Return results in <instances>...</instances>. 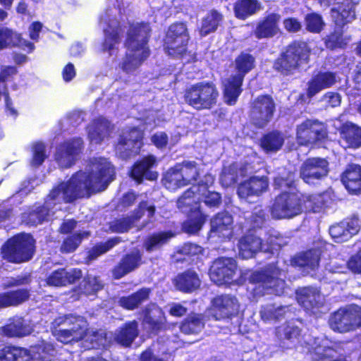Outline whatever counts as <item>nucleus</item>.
<instances>
[{"label":"nucleus","instance_id":"f257e3e1","mask_svg":"<svg viewBox=\"0 0 361 361\" xmlns=\"http://www.w3.org/2000/svg\"><path fill=\"white\" fill-rule=\"evenodd\" d=\"M151 32L150 24L147 22L137 23L129 26L124 45L130 53L125 54L121 63L123 72L133 73L149 57L151 50L148 43Z\"/></svg>","mask_w":361,"mask_h":361},{"label":"nucleus","instance_id":"f03ea898","mask_svg":"<svg viewBox=\"0 0 361 361\" xmlns=\"http://www.w3.org/2000/svg\"><path fill=\"white\" fill-rule=\"evenodd\" d=\"M319 208L315 195L283 191L275 197L271 214L277 219H290L302 213L317 212Z\"/></svg>","mask_w":361,"mask_h":361},{"label":"nucleus","instance_id":"7ed1b4c3","mask_svg":"<svg viewBox=\"0 0 361 361\" xmlns=\"http://www.w3.org/2000/svg\"><path fill=\"white\" fill-rule=\"evenodd\" d=\"M311 48L300 39L290 42L273 62V69L283 77L292 76L307 64L310 60Z\"/></svg>","mask_w":361,"mask_h":361},{"label":"nucleus","instance_id":"20e7f679","mask_svg":"<svg viewBox=\"0 0 361 361\" xmlns=\"http://www.w3.org/2000/svg\"><path fill=\"white\" fill-rule=\"evenodd\" d=\"M36 252V240L29 233L21 232L8 238L1 247V258L20 264L32 259Z\"/></svg>","mask_w":361,"mask_h":361},{"label":"nucleus","instance_id":"39448f33","mask_svg":"<svg viewBox=\"0 0 361 361\" xmlns=\"http://www.w3.org/2000/svg\"><path fill=\"white\" fill-rule=\"evenodd\" d=\"M50 329L56 339L64 344L81 341L88 331L86 319L82 316L73 314L55 318Z\"/></svg>","mask_w":361,"mask_h":361},{"label":"nucleus","instance_id":"423d86ee","mask_svg":"<svg viewBox=\"0 0 361 361\" xmlns=\"http://www.w3.org/2000/svg\"><path fill=\"white\" fill-rule=\"evenodd\" d=\"M80 171L73 173L66 181H61L49 191L47 197L54 204H71L78 199L88 198L92 194L86 188Z\"/></svg>","mask_w":361,"mask_h":361},{"label":"nucleus","instance_id":"0eeeda50","mask_svg":"<svg viewBox=\"0 0 361 361\" xmlns=\"http://www.w3.org/2000/svg\"><path fill=\"white\" fill-rule=\"evenodd\" d=\"M89 167L87 172L80 171V175L92 195L104 190L115 179V167L104 157L93 158L90 161Z\"/></svg>","mask_w":361,"mask_h":361},{"label":"nucleus","instance_id":"6e6552de","mask_svg":"<svg viewBox=\"0 0 361 361\" xmlns=\"http://www.w3.org/2000/svg\"><path fill=\"white\" fill-rule=\"evenodd\" d=\"M219 93L212 81H201L186 87L184 102L197 111L209 110L216 106Z\"/></svg>","mask_w":361,"mask_h":361},{"label":"nucleus","instance_id":"1a4fd4ad","mask_svg":"<svg viewBox=\"0 0 361 361\" xmlns=\"http://www.w3.org/2000/svg\"><path fill=\"white\" fill-rule=\"evenodd\" d=\"M282 270L274 264L253 271L249 276L250 283L255 285L252 289L254 296L264 295L269 290H281L285 281L281 278Z\"/></svg>","mask_w":361,"mask_h":361},{"label":"nucleus","instance_id":"9d476101","mask_svg":"<svg viewBox=\"0 0 361 361\" xmlns=\"http://www.w3.org/2000/svg\"><path fill=\"white\" fill-rule=\"evenodd\" d=\"M180 209L189 208L187 219L183 224L184 231L190 234L199 232L206 221L207 216L200 209V202L192 188L185 190L177 200Z\"/></svg>","mask_w":361,"mask_h":361},{"label":"nucleus","instance_id":"9b49d317","mask_svg":"<svg viewBox=\"0 0 361 361\" xmlns=\"http://www.w3.org/2000/svg\"><path fill=\"white\" fill-rule=\"evenodd\" d=\"M240 308V304L235 295L221 293L212 298L208 310L214 320L230 322L238 315Z\"/></svg>","mask_w":361,"mask_h":361},{"label":"nucleus","instance_id":"f8f14e48","mask_svg":"<svg viewBox=\"0 0 361 361\" xmlns=\"http://www.w3.org/2000/svg\"><path fill=\"white\" fill-rule=\"evenodd\" d=\"M145 133L138 126H133L120 135L114 149L116 155L128 160L140 154L144 145Z\"/></svg>","mask_w":361,"mask_h":361},{"label":"nucleus","instance_id":"ddd939ff","mask_svg":"<svg viewBox=\"0 0 361 361\" xmlns=\"http://www.w3.org/2000/svg\"><path fill=\"white\" fill-rule=\"evenodd\" d=\"M275 111L273 97L268 94H259L250 104V123L256 128L262 129L271 122Z\"/></svg>","mask_w":361,"mask_h":361},{"label":"nucleus","instance_id":"4468645a","mask_svg":"<svg viewBox=\"0 0 361 361\" xmlns=\"http://www.w3.org/2000/svg\"><path fill=\"white\" fill-rule=\"evenodd\" d=\"M238 262L233 257H219L214 259L209 269L211 281L218 286H231L236 280Z\"/></svg>","mask_w":361,"mask_h":361},{"label":"nucleus","instance_id":"2eb2a0df","mask_svg":"<svg viewBox=\"0 0 361 361\" xmlns=\"http://www.w3.org/2000/svg\"><path fill=\"white\" fill-rule=\"evenodd\" d=\"M295 135L299 145L309 146L325 142L328 130L317 119L307 118L296 126Z\"/></svg>","mask_w":361,"mask_h":361},{"label":"nucleus","instance_id":"dca6fc26","mask_svg":"<svg viewBox=\"0 0 361 361\" xmlns=\"http://www.w3.org/2000/svg\"><path fill=\"white\" fill-rule=\"evenodd\" d=\"M142 326L149 336H157L169 327L164 311L156 302H149L142 308Z\"/></svg>","mask_w":361,"mask_h":361},{"label":"nucleus","instance_id":"f3484780","mask_svg":"<svg viewBox=\"0 0 361 361\" xmlns=\"http://www.w3.org/2000/svg\"><path fill=\"white\" fill-rule=\"evenodd\" d=\"M360 317L361 307L340 308L331 314L329 325L334 331L340 333L354 331L357 329Z\"/></svg>","mask_w":361,"mask_h":361},{"label":"nucleus","instance_id":"a211bd4d","mask_svg":"<svg viewBox=\"0 0 361 361\" xmlns=\"http://www.w3.org/2000/svg\"><path fill=\"white\" fill-rule=\"evenodd\" d=\"M83 148L84 142L80 137L66 140L57 146L54 159L60 168L68 169L75 164Z\"/></svg>","mask_w":361,"mask_h":361},{"label":"nucleus","instance_id":"6ab92c4d","mask_svg":"<svg viewBox=\"0 0 361 361\" xmlns=\"http://www.w3.org/2000/svg\"><path fill=\"white\" fill-rule=\"evenodd\" d=\"M329 162L324 158L310 157L300 167V177L308 185H313L327 176Z\"/></svg>","mask_w":361,"mask_h":361},{"label":"nucleus","instance_id":"aec40b11","mask_svg":"<svg viewBox=\"0 0 361 361\" xmlns=\"http://www.w3.org/2000/svg\"><path fill=\"white\" fill-rule=\"evenodd\" d=\"M157 157L153 154H147L133 163L129 170L130 177L140 184L144 180L155 181L159 177V173L152 169L157 166Z\"/></svg>","mask_w":361,"mask_h":361},{"label":"nucleus","instance_id":"412c9836","mask_svg":"<svg viewBox=\"0 0 361 361\" xmlns=\"http://www.w3.org/2000/svg\"><path fill=\"white\" fill-rule=\"evenodd\" d=\"M322 253V248L318 246L299 252L290 259L291 265L305 274H310L319 268Z\"/></svg>","mask_w":361,"mask_h":361},{"label":"nucleus","instance_id":"4be33fe9","mask_svg":"<svg viewBox=\"0 0 361 361\" xmlns=\"http://www.w3.org/2000/svg\"><path fill=\"white\" fill-rule=\"evenodd\" d=\"M142 264V254L138 249L124 254L112 268L111 276L115 280L121 279L138 269Z\"/></svg>","mask_w":361,"mask_h":361},{"label":"nucleus","instance_id":"5701e85b","mask_svg":"<svg viewBox=\"0 0 361 361\" xmlns=\"http://www.w3.org/2000/svg\"><path fill=\"white\" fill-rule=\"evenodd\" d=\"M336 73L333 71H319L314 74L307 82L306 94L312 98L321 91L330 88L336 83Z\"/></svg>","mask_w":361,"mask_h":361},{"label":"nucleus","instance_id":"b1692460","mask_svg":"<svg viewBox=\"0 0 361 361\" xmlns=\"http://www.w3.org/2000/svg\"><path fill=\"white\" fill-rule=\"evenodd\" d=\"M275 336L280 345L286 348H296L302 340V329L289 323L277 326L275 329Z\"/></svg>","mask_w":361,"mask_h":361},{"label":"nucleus","instance_id":"393cba45","mask_svg":"<svg viewBox=\"0 0 361 361\" xmlns=\"http://www.w3.org/2000/svg\"><path fill=\"white\" fill-rule=\"evenodd\" d=\"M139 333L138 322L136 319L127 321L115 330L112 339L123 348H130Z\"/></svg>","mask_w":361,"mask_h":361},{"label":"nucleus","instance_id":"a878e982","mask_svg":"<svg viewBox=\"0 0 361 361\" xmlns=\"http://www.w3.org/2000/svg\"><path fill=\"white\" fill-rule=\"evenodd\" d=\"M8 47H18L27 53L34 51L35 44L23 38L22 35L6 27H0V50Z\"/></svg>","mask_w":361,"mask_h":361},{"label":"nucleus","instance_id":"bb28decb","mask_svg":"<svg viewBox=\"0 0 361 361\" xmlns=\"http://www.w3.org/2000/svg\"><path fill=\"white\" fill-rule=\"evenodd\" d=\"M269 186L267 176H251L241 182L237 188V193L240 198L247 199L251 196H259L265 192Z\"/></svg>","mask_w":361,"mask_h":361},{"label":"nucleus","instance_id":"cd10ccee","mask_svg":"<svg viewBox=\"0 0 361 361\" xmlns=\"http://www.w3.org/2000/svg\"><path fill=\"white\" fill-rule=\"evenodd\" d=\"M281 15L278 13H270L266 15L257 24L254 30L255 37L258 39H269L276 36L280 31L279 23Z\"/></svg>","mask_w":361,"mask_h":361},{"label":"nucleus","instance_id":"c85d7f7f","mask_svg":"<svg viewBox=\"0 0 361 361\" xmlns=\"http://www.w3.org/2000/svg\"><path fill=\"white\" fill-rule=\"evenodd\" d=\"M233 218L227 211L216 213L210 220L209 234L212 237L226 238L231 235Z\"/></svg>","mask_w":361,"mask_h":361},{"label":"nucleus","instance_id":"c756f323","mask_svg":"<svg viewBox=\"0 0 361 361\" xmlns=\"http://www.w3.org/2000/svg\"><path fill=\"white\" fill-rule=\"evenodd\" d=\"M82 276V272L80 269L74 268L68 271L64 268H59L47 276L45 282L49 286L63 287L75 283Z\"/></svg>","mask_w":361,"mask_h":361},{"label":"nucleus","instance_id":"7c9ffc66","mask_svg":"<svg viewBox=\"0 0 361 361\" xmlns=\"http://www.w3.org/2000/svg\"><path fill=\"white\" fill-rule=\"evenodd\" d=\"M245 78L235 73L231 74L222 81L223 97L226 104L235 105L243 92Z\"/></svg>","mask_w":361,"mask_h":361},{"label":"nucleus","instance_id":"2f4dec72","mask_svg":"<svg viewBox=\"0 0 361 361\" xmlns=\"http://www.w3.org/2000/svg\"><path fill=\"white\" fill-rule=\"evenodd\" d=\"M334 25L344 27L356 18L355 4L352 0H343L337 7L331 9Z\"/></svg>","mask_w":361,"mask_h":361},{"label":"nucleus","instance_id":"473e14b6","mask_svg":"<svg viewBox=\"0 0 361 361\" xmlns=\"http://www.w3.org/2000/svg\"><path fill=\"white\" fill-rule=\"evenodd\" d=\"M173 284L183 293H192L200 288L201 280L195 271L188 269L178 274L173 279Z\"/></svg>","mask_w":361,"mask_h":361},{"label":"nucleus","instance_id":"72a5a7b5","mask_svg":"<svg viewBox=\"0 0 361 361\" xmlns=\"http://www.w3.org/2000/svg\"><path fill=\"white\" fill-rule=\"evenodd\" d=\"M2 336L6 338H22L30 335L32 329L23 317L14 316L1 328Z\"/></svg>","mask_w":361,"mask_h":361},{"label":"nucleus","instance_id":"f704fd0d","mask_svg":"<svg viewBox=\"0 0 361 361\" xmlns=\"http://www.w3.org/2000/svg\"><path fill=\"white\" fill-rule=\"evenodd\" d=\"M239 254L244 259L251 258L262 250V240L249 229L238 241Z\"/></svg>","mask_w":361,"mask_h":361},{"label":"nucleus","instance_id":"c9c22d12","mask_svg":"<svg viewBox=\"0 0 361 361\" xmlns=\"http://www.w3.org/2000/svg\"><path fill=\"white\" fill-rule=\"evenodd\" d=\"M341 180L346 190L350 194L361 192V166L349 164L341 175Z\"/></svg>","mask_w":361,"mask_h":361},{"label":"nucleus","instance_id":"e433bc0d","mask_svg":"<svg viewBox=\"0 0 361 361\" xmlns=\"http://www.w3.org/2000/svg\"><path fill=\"white\" fill-rule=\"evenodd\" d=\"M190 39H163L162 47L165 54L173 59H183L190 56L188 44Z\"/></svg>","mask_w":361,"mask_h":361},{"label":"nucleus","instance_id":"4c0bfd02","mask_svg":"<svg viewBox=\"0 0 361 361\" xmlns=\"http://www.w3.org/2000/svg\"><path fill=\"white\" fill-rule=\"evenodd\" d=\"M151 288L142 287L128 295L121 296L118 298V305L128 311H133L149 298Z\"/></svg>","mask_w":361,"mask_h":361},{"label":"nucleus","instance_id":"58836bf2","mask_svg":"<svg viewBox=\"0 0 361 361\" xmlns=\"http://www.w3.org/2000/svg\"><path fill=\"white\" fill-rule=\"evenodd\" d=\"M296 298L300 305L307 311H313L320 307V293L315 288L303 287L297 290Z\"/></svg>","mask_w":361,"mask_h":361},{"label":"nucleus","instance_id":"ea45409f","mask_svg":"<svg viewBox=\"0 0 361 361\" xmlns=\"http://www.w3.org/2000/svg\"><path fill=\"white\" fill-rule=\"evenodd\" d=\"M262 8L259 0H235L233 4L234 16L240 20H245L255 15Z\"/></svg>","mask_w":361,"mask_h":361},{"label":"nucleus","instance_id":"a19ab883","mask_svg":"<svg viewBox=\"0 0 361 361\" xmlns=\"http://www.w3.org/2000/svg\"><path fill=\"white\" fill-rule=\"evenodd\" d=\"M30 297V290L24 288L0 293V309L17 307L28 300Z\"/></svg>","mask_w":361,"mask_h":361},{"label":"nucleus","instance_id":"79ce46f5","mask_svg":"<svg viewBox=\"0 0 361 361\" xmlns=\"http://www.w3.org/2000/svg\"><path fill=\"white\" fill-rule=\"evenodd\" d=\"M339 133L348 147L356 149L361 147V127L351 122H345L340 126Z\"/></svg>","mask_w":361,"mask_h":361},{"label":"nucleus","instance_id":"37998d69","mask_svg":"<svg viewBox=\"0 0 361 361\" xmlns=\"http://www.w3.org/2000/svg\"><path fill=\"white\" fill-rule=\"evenodd\" d=\"M224 20V15L219 11L213 8L209 10L201 20L200 27L198 29L201 37L215 32Z\"/></svg>","mask_w":361,"mask_h":361},{"label":"nucleus","instance_id":"c03bdc74","mask_svg":"<svg viewBox=\"0 0 361 361\" xmlns=\"http://www.w3.org/2000/svg\"><path fill=\"white\" fill-rule=\"evenodd\" d=\"M344 32V27L334 25L333 30L323 38L325 47L331 51L345 49L350 41V37L345 36Z\"/></svg>","mask_w":361,"mask_h":361},{"label":"nucleus","instance_id":"a18cd8bd","mask_svg":"<svg viewBox=\"0 0 361 361\" xmlns=\"http://www.w3.org/2000/svg\"><path fill=\"white\" fill-rule=\"evenodd\" d=\"M357 232V226L353 221H342L329 228V233L336 243L347 241Z\"/></svg>","mask_w":361,"mask_h":361},{"label":"nucleus","instance_id":"49530a36","mask_svg":"<svg viewBox=\"0 0 361 361\" xmlns=\"http://www.w3.org/2000/svg\"><path fill=\"white\" fill-rule=\"evenodd\" d=\"M284 141L283 133L278 130H273L261 137L259 145L266 153L276 152L282 148Z\"/></svg>","mask_w":361,"mask_h":361},{"label":"nucleus","instance_id":"de8ad7c7","mask_svg":"<svg viewBox=\"0 0 361 361\" xmlns=\"http://www.w3.org/2000/svg\"><path fill=\"white\" fill-rule=\"evenodd\" d=\"M0 361H32V357L26 348L5 345L0 348Z\"/></svg>","mask_w":361,"mask_h":361},{"label":"nucleus","instance_id":"09e8293b","mask_svg":"<svg viewBox=\"0 0 361 361\" xmlns=\"http://www.w3.org/2000/svg\"><path fill=\"white\" fill-rule=\"evenodd\" d=\"M122 30L120 26H108L104 30V38L101 44V50L112 55L114 49L118 50L116 46L121 42Z\"/></svg>","mask_w":361,"mask_h":361},{"label":"nucleus","instance_id":"8fccbe9b","mask_svg":"<svg viewBox=\"0 0 361 361\" xmlns=\"http://www.w3.org/2000/svg\"><path fill=\"white\" fill-rule=\"evenodd\" d=\"M175 235L171 230L154 232L147 237L143 247L147 252H152L167 244Z\"/></svg>","mask_w":361,"mask_h":361},{"label":"nucleus","instance_id":"3c124183","mask_svg":"<svg viewBox=\"0 0 361 361\" xmlns=\"http://www.w3.org/2000/svg\"><path fill=\"white\" fill-rule=\"evenodd\" d=\"M273 186L275 190L286 191L296 188V171L284 168L274 178Z\"/></svg>","mask_w":361,"mask_h":361},{"label":"nucleus","instance_id":"603ef678","mask_svg":"<svg viewBox=\"0 0 361 361\" xmlns=\"http://www.w3.org/2000/svg\"><path fill=\"white\" fill-rule=\"evenodd\" d=\"M204 323L203 314L191 313L182 321L180 330L184 334H197L204 329Z\"/></svg>","mask_w":361,"mask_h":361},{"label":"nucleus","instance_id":"864d4df0","mask_svg":"<svg viewBox=\"0 0 361 361\" xmlns=\"http://www.w3.org/2000/svg\"><path fill=\"white\" fill-rule=\"evenodd\" d=\"M176 165L185 185L194 183L200 178V169L195 161L183 160Z\"/></svg>","mask_w":361,"mask_h":361},{"label":"nucleus","instance_id":"5fc2aeb1","mask_svg":"<svg viewBox=\"0 0 361 361\" xmlns=\"http://www.w3.org/2000/svg\"><path fill=\"white\" fill-rule=\"evenodd\" d=\"M119 237H113L107 239L105 242H100L94 244L86 253V260L92 262L99 256L106 253L121 243Z\"/></svg>","mask_w":361,"mask_h":361},{"label":"nucleus","instance_id":"6e6d98bb","mask_svg":"<svg viewBox=\"0 0 361 361\" xmlns=\"http://www.w3.org/2000/svg\"><path fill=\"white\" fill-rule=\"evenodd\" d=\"M255 56L245 51L240 52L234 60L235 74L243 78L255 67Z\"/></svg>","mask_w":361,"mask_h":361},{"label":"nucleus","instance_id":"4d7b16f0","mask_svg":"<svg viewBox=\"0 0 361 361\" xmlns=\"http://www.w3.org/2000/svg\"><path fill=\"white\" fill-rule=\"evenodd\" d=\"M161 183L169 190H176L186 186L176 164L163 174Z\"/></svg>","mask_w":361,"mask_h":361},{"label":"nucleus","instance_id":"13d9d810","mask_svg":"<svg viewBox=\"0 0 361 361\" xmlns=\"http://www.w3.org/2000/svg\"><path fill=\"white\" fill-rule=\"evenodd\" d=\"M90 231H80L66 237L60 246V251L63 254L75 252L85 238L90 236Z\"/></svg>","mask_w":361,"mask_h":361},{"label":"nucleus","instance_id":"bf43d9fd","mask_svg":"<svg viewBox=\"0 0 361 361\" xmlns=\"http://www.w3.org/2000/svg\"><path fill=\"white\" fill-rule=\"evenodd\" d=\"M104 286L99 277L87 275L78 284L77 289L79 295H92L103 288Z\"/></svg>","mask_w":361,"mask_h":361},{"label":"nucleus","instance_id":"052dcab7","mask_svg":"<svg viewBox=\"0 0 361 361\" xmlns=\"http://www.w3.org/2000/svg\"><path fill=\"white\" fill-rule=\"evenodd\" d=\"M109 128L108 122L103 118H97L92 121L88 129V136L92 141L101 143Z\"/></svg>","mask_w":361,"mask_h":361},{"label":"nucleus","instance_id":"680f3d73","mask_svg":"<svg viewBox=\"0 0 361 361\" xmlns=\"http://www.w3.org/2000/svg\"><path fill=\"white\" fill-rule=\"evenodd\" d=\"M163 39H190L185 21H176L167 27Z\"/></svg>","mask_w":361,"mask_h":361},{"label":"nucleus","instance_id":"e2e57ef3","mask_svg":"<svg viewBox=\"0 0 361 361\" xmlns=\"http://www.w3.org/2000/svg\"><path fill=\"white\" fill-rule=\"evenodd\" d=\"M305 29L313 34L320 33L325 27L322 16L316 12L308 13L305 16Z\"/></svg>","mask_w":361,"mask_h":361},{"label":"nucleus","instance_id":"0e129e2a","mask_svg":"<svg viewBox=\"0 0 361 361\" xmlns=\"http://www.w3.org/2000/svg\"><path fill=\"white\" fill-rule=\"evenodd\" d=\"M285 314V307L282 305L277 306L275 304L266 305L260 310V315L263 320L279 321L284 318Z\"/></svg>","mask_w":361,"mask_h":361},{"label":"nucleus","instance_id":"69168bd1","mask_svg":"<svg viewBox=\"0 0 361 361\" xmlns=\"http://www.w3.org/2000/svg\"><path fill=\"white\" fill-rule=\"evenodd\" d=\"M204 250L200 245L192 243H185L178 247L176 251V254L183 255V257L178 258L177 262H183L188 258L199 255L203 252Z\"/></svg>","mask_w":361,"mask_h":361},{"label":"nucleus","instance_id":"338daca9","mask_svg":"<svg viewBox=\"0 0 361 361\" xmlns=\"http://www.w3.org/2000/svg\"><path fill=\"white\" fill-rule=\"evenodd\" d=\"M243 169L238 168L234 164L230 165L221 174L220 180L221 183L226 187L235 185L239 180V172H243Z\"/></svg>","mask_w":361,"mask_h":361},{"label":"nucleus","instance_id":"774afa93","mask_svg":"<svg viewBox=\"0 0 361 361\" xmlns=\"http://www.w3.org/2000/svg\"><path fill=\"white\" fill-rule=\"evenodd\" d=\"M133 226V219L130 216L116 218L109 223L110 231L116 233L128 232Z\"/></svg>","mask_w":361,"mask_h":361}]
</instances>
